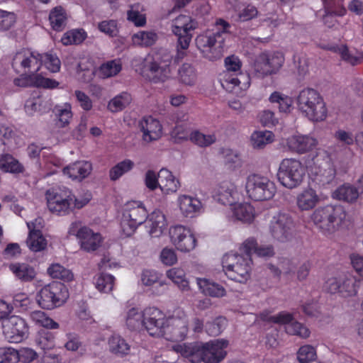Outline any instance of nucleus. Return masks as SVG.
I'll return each instance as SVG.
<instances>
[{
  "label": "nucleus",
  "mask_w": 363,
  "mask_h": 363,
  "mask_svg": "<svg viewBox=\"0 0 363 363\" xmlns=\"http://www.w3.org/2000/svg\"><path fill=\"white\" fill-rule=\"evenodd\" d=\"M216 31L199 35L196 45L203 56L209 60L220 59L223 54L224 43L228 36L230 24L219 19L216 23Z\"/></svg>",
  "instance_id": "obj_1"
},
{
  "label": "nucleus",
  "mask_w": 363,
  "mask_h": 363,
  "mask_svg": "<svg viewBox=\"0 0 363 363\" xmlns=\"http://www.w3.org/2000/svg\"><path fill=\"white\" fill-rule=\"evenodd\" d=\"M297 108L308 120L314 122L324 121L328 110L323 98L318 91L306 88L299 91L296 99Z\"/></svg>",
  "instance_id": "obj_2"
},
{
  "label": "nucleus",
  "mask_w": 363,
  "mask_h": 363,
  "mask_svg": "<svg viewBox=\"0 0 363 363\" xmlns=\"http://www.w3.org/2000/svg\"><path fill=\"white\" fill-rule=\"evenodd\" d=\"M225 70L220 78L222 86L230 92L238 93L249 88L250 76L241 71L240 59L232 55L225 59Z\"/></svg>",
  "instance_id": "obj_3"
},
{
  "label": "nucleus",
  "mask_w": 363,
  "mask_h": 363,
  "mask_svg": "<svg viewBox=\"0 0 363 363\" xmlns=\"http://www.w3.org/2000/svg\"><path fill=\"white\" fill-rule=\"evenodd\" d=\"M346 216L342 206L327 205L316 208L310 218L323 233H333L344 223Z\"/></svg>",
  "instance_id": "obj_4"
},
{
  "label": "nucleus",
  "mask_w": 363,
  "mask_h": 363,
  "mask_svg": "<svg viewBox=\"0 0 363 363\" xmlns=\"http://www.w3.org/2000/svg\"><path fill=\"white\" fill-rule=\"evenodd\" d=\"M48 209L57 215H67L74 208H81L89 201V199H78L67 189H52L46 192Z\"/></svg>",
  "instance_id": "obj_5"
},
{
  "label": "nucleus",
  "mask_w": 363,
  "mask_h": 363,
  "mask_svg": "<svg viewBox=\"0 0 363 363\" xmlns=\"http://www.w3.org/2000/svg\"><path fill=\"white\" fill-rule=\"evenodd\" d=\"M226 253L222 259V266L226 276L237 282L245 283L250 278L252 259L249 255Z\"/></svg>",
  "instance_id": "obj_6"
},
{
  "label": "nucleus",
  "mask_w": 363,
  "mask_h": 363,
  "mask_svg": "<svg viewBox=\"0 0 363 363\" xmlns=\"http://www.w3.org/2000/svg\"><path fill=\"white\" fill-rule=\"evenodd\" d=\"M172 55L167 52L147 55L143 61V67L136 70L154 82H164L169 76Z\"/></svg>",
  "instance_id": "obj_7"
},
{
  "label": "nucleus",
  "mask_w": 363,
  "mask_h": 363,
  "mask_svg": "<svg viewBox=\"0 0 363 363\" xmlns=\"http://www.w3.org/2000/svg\"><path fill=\"white\" fill-rule=\"evenodd\" d=\"M306 169L300 160L294 158H285L281 160L278 169L277 177L280 184L292 189L303 182Z\"/></svg>",
  "instance_id": "obj_8"
},
{
  "label": "nucleus",
  "mask_w": 363,
  "mask_h": 363,
  "mask_svg": "<svg viewBox=\"0 0 363 363\" xmlns=\"http://www.w3.org/2000/svg\"><path fill=\"white\" fill-rule=\"evenodd\" d=\"M245 190L250 199L259 201L272 199L277 192V187L267 177L251 174L246 179Z\"/></svg>",
  "instance_id": "obj_9"
},
{
  "label": "nucleus",
  "mask_w": 363,
  "mask_h": 363,
  "mask_svg": "<svg viewBox=\"0 0 363 363\" xmlns=\"http://www.w3.org/2000/svg\"><path fill=\"white\" fill-rule=\"evenodd\" d=\"M147 218V211L141 201L128 202L123 213L121 228L126 235H130Z\"/></svg>",
  "instance_id": "obj_10"
},
{
  "label": "nucleus",
  "mask_w": 363,
  "mask_h": 363,
  "mask_svg": "<svg viewBox=\"0 0 363 363\" xmlns=\"http://www.w3.org/2000/svg\"><path fill=\"white\" fill-rule=\"evenodd\" d=\"M360 280L351 274L328 278L324 285L325 290L331 294H339L342 298L357 296Z\"/></svg>",
  "instance_id": "obj_11"
},
{
  "label": "nucleus",
  "mask_w": 363,
  "mask_h": 363,
  "mask_svg": "<svg viewBox=\"0 0 363 363\" xmlns=\"http://www.w3.org/2000/svg\"><path fill=\"white\" fill-rule=\"evenodd\" d=\"M67 298L66 287L61 283L52 282L40 290L36 300L41 308L50 310L62 306Z\"/></svg>",
  "instance_id": "obj_12"
},
{
  "label": "nucleus",
  "mask_w": 363,
  "mask_h": 363,
  "mask_svg": "<svg viewBox=\"0 0 363 363\" xmlns=\"http://www.w3.org/2000/svg\"><path fill=\"white\" fill-rule=\"evenodd\" d=\"M295 227L292 216L285 212L274 214L269 224V232L276 240L281 242L289 240Z\"/></svg>",
  "instance_id": "obj_13"
},
{
  "label": "nucleus",
  "mask_w": 363,
  "mask_h": 363,
  "mask_svg": "<svg viewBox=\"0 0 363 363\" xmlns=\"http://www.w3.org/2000/svg\"><path fill=\"white\" fill-rule=\"evenodd\" d=\"M42 66L40 54L23 49L15 53L12 59V67L17 73H38Z\"/></svg>",
  "instance_id": "obj_14"
},
{
  "label": "nucleus",
  "mask_w": 363,
  "mask_h": 363,
  "mask_svg": "<svg viewBox=\"0 0 363 363\" xmlns=\"http://www.w3.org/2000/svg\"><path fill=\"white\" fill-rule=\"evenodd\" d=\"M170 242L179 252H189L197 245V240L193 231L182 225H175L169 229Z\"/></svg>",
  "instance_id": "obj_15"
},
{
  "label": "nucleus",
  "mask_w": 363,
  "mask_h": 363,
  "mask_svg": "<svg viewBox=\"0 0 363 363\" xmlns=\"http://www.w3.org/2000/svg\"><path fill=\"white\" fill-rule=\"evenodd\" d=\"M164 337L166 340L172 342L184 340L189 332V320L183 311H178L176 314L168 318L165 326Z\"/></svg>",
  "instance_id": "obj_16"
},
{
  "label": "nucleus",
  "mask_w": 363,
  "mask_h": 363,
  "mask_svg": "<svg viewBox=\"0 0 363 363\" xmlns=\"http://www.w3.org/2000/svg\"><path fill=\"white\" fill-rule=\"evenodd\" d=\"M69 233L77 237L81 248L86 252L96 250L102 242V238L99 233H94L86 226H82L79 221L71 223Z\"/></svg>",
  "instance_id": "obj_17"
},
{
  "label": "nucleus",
  "mask_w": 363,
  "mask_h": 363,
  "mask_svg": "<svg viewBox=\"0 0 363 363\" xmlns=\"http://www.w3.org/2000/svg\"><path fill=\"white\" fill-rule=\"evenodd\" d=\"M2 330L4 338L11 343L22 342L28 334L26 322L18 315H12L3 320Z\"/></svg>",
  "instance_id": "obj_18"
},
{
  "label": "nucleus",
  "mask_w": 363,
  "mask_h": 363,
  "mask_svg": "<svg viewBox=\"0 0 363 363\" xmlns=\"http://www.w3.org/2000/svg\"><path fill=\"white\" fill-rule=\"evenodd\" d=\"M196 28V23L189 15L181 14L172 23V31L178 37L179 45L187 49L192 38L191 31Z\"/></svg>",
  "instance_id": "obj_19"
},
{
  "label": "nucleus",
  "mask_w": 363,
  "mask_h": 363,
  "mask_svg": "<svg viewBox=\"0 0 363 363\" xmlns=\"http://www.w3.org/2000/svg\"><path fill=\"white\" fill-rule=\"evenodd\" d=\"M308 168L313 180L320 186L330 184L335 175V168L328 157H317Z\"/></svg>",
  "instance_id": "obj_20"
},
{
  "label": "nucleus",
  "mask_w": 363,
  "mask_h": 363,
  "mask_svg": "<svg viewBox=\"0 0 363 363\" xmlns=\"http://www.w3.org/2000/svg\"><path fill=\"white\" fill-rule=\"evenodd\" d=\"M144 327L150 335L153 337H162L164 334L168 318L159 308L147 307L145 308Z\"/></svg>",
  "instance_id": "obj_21"
},
{
  "label": "nucleus",
  "mask_w": 363,
  "mask_h": 363,
  "mask_svg": "<svg viewBox=\"0 0 363 363\" xmlns=\"http://www.w3.org/2000/svg\"><path fill=\"white\" fill-rule=\"evenodd\" d=\"M284 58L282 54L262 53L255 63V71L259 77H265L277 73L282 66Z\"/></svg>",
  "instance_id": "obj_22"
},
{
  "label": "nucleus",
  "mask_w": 363,
  "mask_h": 363,
  "mask_svg": "<svg viewBox=\"0 0 363 363\" xmlns=\"http://www.w3.org/2000/svg\"><path fill=\"white\" fill-rule=\"evenodd\" d=\"M13 83L16 86L20 87L37 86L52 89L58 85L57 82L47 78L43 74L30 73H21L18 77L14 79Z\"/></svg>",
  "instance_id": "obj_23"
},
{
  "label": "nucleus",
  "mask_w": 363,
  "mask_h": 363,
  "mask_svg": "<svg viewBox=\"0 0 363 363\" xmlns=\"http://www.w3.org/2000/svg\"><path fill=\"white\" fill-rule=\"evenodd\" d=\"M317 145V140L308 135H294L286 140V146L289 149L298 154L311 151Z\"/></svg>",
  "instance_id": "obj_24"
},
{
  "label": "nucleus",
  "mask_w": 363,
  "mask_h": 363,
  "mask_svg": "<svg viewBox=\"0 0 363 363\" xmlns=\"http://www.w3.org/2000/svg\"><path fill=\"white\" fill-rule=\"evenodd\" d=\"M228 341L221 339L205 343L204 363H219L226 356Z\"/></svg>",
  "instance_id": "obj_25"
},
{
  "label": "nucleus",
  "mask_w": 363,
  "mask_h": 363,
  "mask_svg": "<svg viewBox=\"0 0 363 363\" xmlns=\"http://www.w3.org/2000/svg\"><path fill=\"white\" fill-rule=\"evenodd\" d=\"M139 128L143 133V140L147 143L158 140L162 134L160 122L152 116L144 117L139 123Z\"/></svg>",
  "instance_id": "obj_26"
},
{
  "label": "nucleus",
  "mask_w": 363,
  "mask_h": 363,
  "mask_svg": "<svg viewBox=\"0 0 363 363\" xmlns=\"http://www.w3.org/2000/svg\"><path fill=\"white\" fill-rule=\"evenodd\" d=\"M213 198L223 205H232L238 198L235 184L230 181H224L214 190Z\"/></svg>",
  "instance_id": "obj_27"
},
{
  "label": "nucleus",
  "mask_w": 363,
  "mask_h": 363,
  "mask_svg": "<svg viewBox=\"0 0 363 363\" xmlns=\"http://www.w3.org/2000/svg\"><path fill=\"white\" fill-rule=\"evenodd\" d=\"M177 203L181 213L186 218H194L203 211V204L196 197L182 194L178 197Z\"/></svg>",
  "instance_id": "obj_28"
},
{
  "label": "nucleus",
  "mask_w": 363,
  "mask_h": 363,
  "mask_svg": "<svg viewBox=\"0 0 363 363\" xmlns=\"http://www.w3.org/2000/svg\"><path fill=\"white\" fill-rule=\"evenodd\" d=\"M320 201V196L311 187L303 189L296 196V205L301 211H308L313 209Z\"/></svg>",
  "instance_id": "obj_29"
},
{
  "label": "nucleus",
  "mask_w": 363,
  "mask_h": 363,
  "mask_svg": "<svg viewBox=\"0 0 363 363\" xmlns=\"http://www.w3.org/2000/svg\"><path fill=\"white\" fill-rule=\"evenodd\" d=\"M174 350L192 363L204 362L205 343L182 344L174 346Z\"/></svg>",
  "instance_id": "obj_30"
},
{
  "label": "nucleus",
  "mask_w": 363,
  "mask_h": 363,
  "mask_svg": "<svg viewBox=\"0 0 363 363\" xmlns=\"http://www.w3.org/2000/svg\"><path fill=\"white\" fill-rule=\"evenodd\" d=\"M186 116L185 114L177 113L173 116V120L175 121L176 125L171 131V136L175 140L176 142H181L190 139V127L186 122Z\"/></svg>",
  "instance_id": "obj_31"
},
{
  "label": "nucleus",
  "mask_w": 363,
  "mask_h": 363,
  "mask_svg": "<svg viewBox=\"0 0 363 363\" xmlns=\"http://www.w3.org/2000/svg\"><path fill=\"white\" fill-rule=\"evenodd\" d=\"M92 165L86 161H77L63 168V173L72 179L82 180L89 176Z\"/></svg>",
  "instance_id": "obj_32"
},
{
  "label": "nucleus",
  "mask_w": 363,
  "mask_h": 363,
  "mask_svg": "<svg viewBox=\"0 0 363 363\" xmlns=\"http://www.w3.org/2000/svg\"><path fill=\"white\" fill-rule=\"evenodd\" d=\"M240 250L250 255L255 253L259 257H269L274 255V249L271 245H260L253 238L247 239L242 245Z\"/></svg>",
  "instance_id": "obj_33"
},
{
  "label": "nucleus",
  "mask_w": 363,
  "mask_h": 363,
  "mask_svg": "<svg viewBox=\"0 0 363 363\" xmlns=\"http://www.w3.org/2000/svg\"><path fill=\"white\" fill-rule=\"evenodd\" d=\"M145 309L132 307L128 308L124 315V320L126 327L130 330H141L144 327Z\"/></svg>",
  "instance_id": "obj_34"
},
{
  "label": "nucleus",
  "mask_w": 363,
  "mask_h": 363,
  "mask_svg": "<svg viewBox=\"0 0 363 363\" xmlns=\"http://www.w3.org/2000/svg\"><path fill=\"white\" fill-rule=\"evenodd\" d=\"M159 178L160 190L164 194L175 193L180 187L179 181L166 168L160 170Z\"/></svg>",
  "instance_id": "obj_35"
},
{
  "label": "nucleus",
  "mask_w": 363,
  "mask_h": 363,
  "mask_svg": "<svg viewBox=\"0 0 363 363\" xmlns=\"http://www.w3.org/2000/svg\"><path fill=\"white\" fill-rule=\"evenodd\" d=\"M150 230L152 237H159L166 228L167 223L165 216L160 210H155L149 216Z\"/></svg>",
  "instance_id": "obj_36"
},
{
  "label": "nucleus",
  "mask_w": 363,
  "mask_h": 363,
  "mask_svg": "<svg viewBox=\"0 0 363 363\" xmlns=\"http://www.w3.org/2000/svg\"><path fill=\"white\" fill-rule=\"evenodd\" d=\"M53 113L57 119L59 126L61 128L68 126L73 117L72 106L68 102L55 105Z\"/></svg>",
  "instance_id": "obj_37"
},
{
  "label": "nucleus",
  "mask_w": 363,
  "mask_h": 363,
  "mask_svg": "<svg viewBox=\"0 0 363 363\" xmlns=\"http://www.w3.org/2000/svg\"><path fill=\"white\" fill-rule=\"evenodd\" d=\"M359 196L357 188L349 184L339 186L332 194L333 198L347 203L355 202Z\"/></svg>",
  "instance_id": "obj_38"
},
{
  "label": "nucleus",
  "mask_w": 363,
  "mask_h": 363,
  "mask_svg": "<svg viewBox=\"0 0 363 363\" xmlns=\"http://www.w3.org/2000/svg\"><path fill=\"white\" fill-rule=\"evenodd\" d=\"M233 216L244 223H250L255 218V209L247 203H236L232 208Z\"/></svg>",
  "instance_id": "obj_39"
},
{
  "label": "nucleus",
  "mask_w": 363,
  "mask_h": 363,
  "mask_svg": "<svg viewBox=\"0 0 363 363\" xmlns=\"http://www.w3.org/2000/svg\"><path fill=\"white\" fill-rule=\"evenodd\" d=\"M325 9V15L323 17V21L325 24L329 28H334V24H329L328 19L331 18V13H333L335 16H342L346 13V9L341 4V1L340 0H323Z\"/></svg>",
  "instance_id": "obj_40"
},
{
  "label": "nucleus",
  "mask_w": 363,
  "mask_h": 363,
  "mask_svg": "<svg viewBox=\"0 0 363 363\" xmlns=\"http://www.w3.org/2000/svg\"><path fill=\"white\" fill-rule=\"evenodd\" d=\"M197 284L206 295L213 297H222L225 295V290L222 286L206 279H197Z\"/></svg>",
  "instance_id": "obj_41"
},
{
  "label": "nucleus",
  "mask_w": 363,
  "mask_h": 363,
  "mask_svg": "<svg viewBox=\"0 0 363 363\" xmlns=\"http://www.w3.org/2000/svg\"><path fill=\"white\" fill-rule=\"evenodd\" d=\"M10 270L23 281H32L35 275V269L26 263H15L9 266Z\"/></svg>",
  "instance_id": "obj_42"
},
{
  "label": "nucleus",
  "mask_w": 363,
  "mask_h": 363,
  "mask_svg": "<svg viewBox=\"0 0 363 363\" xmlns=\"http://www.w3.org/2000/svg\"><path fill=\"white\" fill-rule=\"evenodd\" d=\"M109 351L116 355L123 356L130 351V345L121 336L118 335H111L108 340Z\"/></svg>",
  "instance_id": "obj_43"
},
{
  "label": "nucleus",
  "mask_w": 363,
  "mask_h": 363,
  "mask_svg": "<svg viewBox=\"0 0 363 363\" xmlns=\"http://www.w3.org/2000/svg\"><path fill=\"white\" fill-rule=\"evenodd\" d=\"M0 169L6 173L18 174L23 172L24 169L12 155L5 154L0 157Z\"/></svg>",
  "instance_id": "obj_44"
},
{
  "label": "nucleus",
  "mask_w": 363,
  "mask_h": 363,
  "mask_svg": "<svg viewBox=\"0 0 363 363\" xmlns=\"http://www.w3.org/2000/svg\"><path fill=\"white\" fill-rule=\"evenodd\" d=\"M274 135L269 130L255 131L250 137L252 146L255 149H262L274 141Z\"/></svg>",
  "instance_id": "obj_45"
},
{
  "label": "nucleus",
  "mask_w": 363,
  "mask_h": 363,
  "mask_svg": "<svg viewBox=\"0 0 363 363\" xmlns=\"http://www.w3.org/2000/svg\"><path fill=\"white\" fill-rule=\"evenodd\" d=\"M132 101V97L127 92H122L111 99L107 105V109L111 113H117L123 110Z\"/></svg>",
  "instance_id": "obj_46"
},
{
  "label": "nucleus",
  "mask_w": 363,
  "mask_h": 363,
  "mask_svg": "<svg viewBox=\"0 0 363 363\" xmlns=\"http://www.w3.org/2000/svg\"><path fill=\"white\" fill-rule=\"evenodd\" d=\"M95 288L101 293L111 292L115 284V278L109 274L101 273L94 279Z\"/></svg>",
  "instance_id": "obj_47"
},
{
  "label": "nucleus",
  "mask_w": 363,
  "mask_h": 363,
  "mask_svg": "<svg viewBox=\"0 0 363 363\" xmlns=\"http://www.w3.org/2000/svg\"><path fill=\"white\" fill-rule=\"evenodd\" d=\"M178 77L183 84L193 86L197 79L196 71L191 64L184 63L178 70Z\"/></svg>",
  "instance_id": "obj_48"
},
{
  "label": "nucleus",
  "mask_w": 363,
  "mask_h": 363,
  "mask_svg": "<svg viewBox=\"0 0 363 363\" xmlns=\"http://www.w3.org/2000/svg\"><path fill=\"white\" fill-rule=\"evenodd\" d=\"M67 13L61 6H57L51 10L49 20L52 28L55 30H61L66 25Z\"/></svg>",
  "instance_id": "obj_49"
},
{
  "label": "nucleus",
  "mask_w": 363,
  "mask_h": 363,
  "mask_svg": "<svg viewBox=\"0 0 363 363\" xmlns=\"http://www.w3.org/2000/svg\"><path fill=\"white\" fill-rule=\"evenodd\" d=\"M132 43L134 45L149 47L157 40V35L152 31H139L132 35Z\"/></svg>",
  "instance_id": "obj_50"
},
{
  "label": "nucleus",
  "mask_w": 363,
  "mask_h": 363,
  "mask_svg": "<svg viewBox=\"0 0 363 363\" xmlns=\"http://www.w3.org/2000/svg\"><path fill=\"white\" fill-rule=\"evenodd\" d=\"M269 101L272 104H277L281 112H290L292 108V99L279 91H274L269 97Z\"/></svg>",
  "instance_id": "obj_51"
},
{
  "label": "nucleus",
  "mask_w": 363,
  "mask_h": 363,
  "mask_svg": "<svg viewBox=\"0 0 363 363\" xmlns=\"http://www.w3.org/2000/svg\"><path fill=\"white\" fill-rule=\"evenodd\" d=\"M167 277L171 279L182 291L189 289V281L184 271L181 268H172L167 272Z\"/></svg>",
  "instance_id": "obj_52"
},
{
  "label": "nucleus",
  "mask_w": 363,
  "mask_h": 363,
  "mask_svg": "<svg viewBox=\"0 0 363 363\" xmlns=\"http://www.w3.org/2000/svg\"><path fill=\"white\" fill-rule=\"evenodd\" d=\"M26 245L31 251L37 252L44 250L48 242L42 233H29Z\"/></svg>",
  "instance_id": "obj_53"
},
{
  "label": "nucleus",
  "mask_w": 363,
  "mask_h": 363,
  "mask_svg": "<svg viewBox=\"0 0 363 363\" xmlns=\"http://www.w3.org/2000/svg\"><path fill=\"white\" fill-rule=\"evenodd\" d=\"M48 274L53 279L68 282L73 279L72 272L60 264H52L48 268Z\"/></svg>",
  "instance_id": "obj_54"
},
{
  "label": "nucleus",
  "mask_w": 363,
  "mask_h": 363,
  "mask_svg": "<svg viewBox=\"0 0 363 363\" xmlns=\"http://www.w3.org/2000/svg\"><path fill=\"white\" fill-rule=\"evenodd\" d=\"M35 342L45 352L55 347V337L52 333L42 330L38 333Z\"/></svg>",
  "instance_id": "obj_55"
},
{
  "label": "nucleus",
  "mask_w": 363,
  "mask_h": 363,
  "mask_svg": "<svg viewBox=\"0 0 363 363\" xmlns=\"http://www.w3.org/2000/svg\"><path fill=\"white\" fill-rule=\"evenodd\" d=\"M30 319L38 325L50 329H57L59 324L41 311H34L30 314Z\"/></svg>",
  "instance_id": "obj_56"
},
{
  "label": "nucleus",
  "mask_w": 363,
  "mask_h": 363,
  "mask_svg": "<svg viewBox=\"0 0 363 363\" xmlns=\"http://www.w3.org/2000/svg\"><path fill=\"white\" fill-rule=\"evenodd\" d=\"M121 63L119 60L108 61L101 65L99 74L102 78H108L116 76L121 70Z\"/></svg>",
  "instance_id": "obj_57"
},
{
  "label": "nucleus",
  "mask_w": 363,
  "mask_h": 363,
  "mask_svg": "<svg viewBox=\"0 0 363 363\" xmlns=\"http://www.w3.org/2000/svg\"><path fill=\"white\" fill-rule=\"evenodd\" d=\"M227 325V320L223 317H218L208 321L205 325L206 332L211 336H218Z\"/></svg>",
  "instance_id": "obj_58"
},
{
  "label": "nucleus",
  "mask_w": 363,
  "mask_h": 363,
  "mask_svg": "<svg viewBox=\"0 0 363 363\" xmlns=\"http://www.w3.org/2000/svg\"><path fill=\"white\" fill-rule=\"evenodd\" d=\"M285 331L290 335H296L303 339L308 338L311 334V331L305 325L294 319L291 324L285 326Z\"/></svg>",
  "instance_id": "obj_59"
},
{
  "label": "nucleus",
  "mask_w": 363,
  "mask_h": 363,
  "mask_svg": "<svg viewBox=\"0 0 363 363\" xmlns=\"http://www.w3.org/2000/svg\"><path fill=\"white\" fill-rule=\"evenodd\" d=\"M40 62L42 65H44L51 72H58L60 69L61 62L55 54L51 52L40 54Z\"/></svg>",
  "instance_id": "obj_60"
},
{
  "label": "nucleus",
  "mask_w": 363,
  "mask_h": 363,
  "mask_svg": "<svg viewBox=\"0 0 363 363\" xmlns=\"http://www.w3.org/2000/svg\"><path fill=\"white\" fill-rule=\"evenodd\" d=\"M190 140L200 147H207L214 143L216 138L214 134H203L199 130L191 131Z\"/></svg>",
  "instance_id": "obj_61"
},
{
  "label": "nucleus",
  "mask_w": 363,
  "mask_h": 363,
  "mask_svg": "<svg viewBox=\"0 0 363 363\" xmlns=\"http://www.w3.org/2000/svg\"><path fill=\"white\" fill-rule=\"evenodd\" d=\"M134 167V162L130 160H125L115 165L109 172L111 180H117L125 173L131 170Z\"/></svg>",
  "instance_id": "obj_62"
},
{
  "label": "nucleus",
  "mask_w": 363,
  "mask_h": 363,
  "mask_svg": "<svg viewBox=\"0 0 363 363\" xmlns=\"http://www.w3.org/2000/svg\"><path fill=\"white\" fill-rule=\"evenodd\" d=\"M86 36L85 32L82 30H72L63 35L61 42L65 45L79 44L83 42Z\"/></svg>",
  "instance_id": "obj_63"
},
{
  "label": "nucleus",
  "mask_w": 363,
  "mask_h": 363,
  "mask_svg": "<svg viewBox=\"0 0 363 363\" xmlns=\"http://www.w3.org/2000/svg\"><path fill=\"white\" fill-rule=\"evenodd\" d=\"M340 53L342 60L353 66L359 64L363 59L362 53L356 50H350L346 46L340 48Z\"/></svg>",
  "instance_id": "obj_64"
}]
</instances>
